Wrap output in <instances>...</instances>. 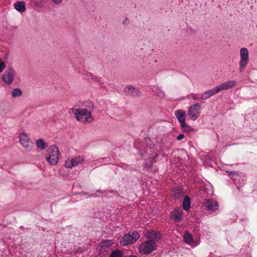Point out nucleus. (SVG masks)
I'll return each mask as SVG.
<instances>
[{"label":"nucleus","mask_w":257,"mask_h":257,"mask_svg":"<svg viewBox=\"0 0 257 257\" xmlns=\"http://www.w3.org/2000/svg\"><path fill=\"white\" fill-rule=\"evenodd\" d=\"M182 130L184 132L189 133L193 131V129L189 125H188L186 122L181 124Z\"/></svg>","instance_id":"5701e85b"},{"label":"nucleus","mask_w":257,"mask_h":257,"mask_svg":"<svg viewBox=\"0 0 257 257\" xmlns=\"http://www.w3.org/2000/svg\"><path fill=\"white\" fill-rule=\"evenodd\" d=\"M227 173H228V175H232L233 174H235V173H234V172H229V171H227Z\"/></svg>","instance_id":"f704fd0d"},{"label":"nucleus","mask_w":257,"mask_h":257,"mask_svg":"<svg viewBox=\"0 0 257 257\" xmlns=\"http://www.w3.org/2000/svg\"><path fill=\"white\" fill-rule=\"evenodd\" d=\"M15 72L12 68L8 69L3 75L2 79L8 84H12L14 81Z\"/></svg>","instance_id":"9b49d317"},{"label":"nucleus","mask_w":257,"mask_h":257,"mask_svg":"<svg viewBox=\"0 0 257 257\" xmlns=\"http://www.w3.org/2000/svg\"><path fill=\"white\" fill-rule=\"evenodd\" d=\"M123 252L122 251L118 249L112 251L109 257H123Z\"/></svg>","instance_id":"4be33fe9"},{"label":"nucleus","mask_w":257,"mask_h":257,"mask_svg":"<svg viewBox=\"0 0 257 257\" xmlns=\"http://www.w3.org/2000/svg\"><path fill=\"white\" fill-rule=\"evenodd\" d=\"M155 93L156 95H157L159 97H165V93L160 88V87L157 86L155 88V90H154Z\"/></svg>","instance_id":"bb28decb"},{"label":"nucleus","mask_w":257,"mask_h":257,"mask_svg":"<svg viewBox=\"0 0 257 257\" xmlns=\"http://www.w3.org/2000/svg\"><path fill=\"white\" fill-rule=\"evenodd\" d=\"M203 204L204 206L209 210L216 211L218 210V204L216 201L205 199Z\"/></svg>","instance_id":"f8f14e48"},{"label":"nucleus","mask_w":257,"mask_h":257,"mask_svg":"<svg viewBox=\"0 0 257 257\" xmlns=\"http://www.w3.org/2000/svg\"><path fill=\"white\" fill-rule=\"evenodd\" d=\"M19 139L20 144L26 151L30 152L33 150L34 143L27 134L25 133L20 134Z\"/></svg>","instance_id":"7ed1b4c3"},{"label":"nucleus","mask_w":257,"mask_h":257,"mask_svg":"<svg viewBox=\"0 0 257 257\" xmlns=\"http://www.w3.org/2000/svg\"><path fill=\"white\" fill-rule=\"evenodd\" d=\"M6 68L5 63L0 60V73L2 72Z\"/></svg>","instance_id":"c756f323"},{"label":"nucleus","mask_w":257,"mask_h":257,"mask_svg":"<svg viewBox=\"0 0 257 257\" xmlns=\"http://www.w3.org/2000/svg\"><path fill=\"white\" fill-rule=\"evenodd\" d=\"M140 237L139 233L137 231L125 234L120 240V243L126 246L135 243Z\"/></svg>","instance_id":"39448f33"},{"label":"nucleus","mask_w":257,"mask_h":257,"mask_svg":"<svg viewBox=\"0 0 257 257\" xmlns=\"http://www.w3.org/2000/svg\"><path fill=\"white\" fill-rule=\"evenodd\" d=\"M183 207L185 210H188L190 208V199L188 196H186L183 199Z\"/></svg>","instance_id":"412c9836"},{"label":"nucleus","mask_w":257,"mask_h":257,"mask_svg":"<svg viewBox=\"0 0 257 257\" xmlns=\"http://www.w3.org/2000/svg\"><path fill=\"white\" fill-rule=\"evenodd\" d=\"M154 162H155V159H153L150 162H146L144 164V167H147L149 168H151Z\"/></svg>","instance_id":"c85d7f7f"},{"label":"nucleus","mask_w":257,"mask_h":257,"mask_svg":"<svg viewBox=\"0 0 257 257\" xmlns=\"http://www.w3.org/2000/svg\"><path fill=\"white\" fill-rule=\"evenodd\" d=\"M184 138V135L183 134H180L177 137V140L178 141H180L182 140Z\"/></svg>","instance_id":"7c9ffc66"},{"label":"nucleus","mask_w":257,"mask_h":257,"mask_svg":"<svg viewBox=\"0 0 257 257\" xmlns=\"http://www.w3.org/2000/svg\"><path fill=\"white\" fill-rule=\"evenodd\" d=\"M14 7L20 13H23L26 11V4L24 1L16 2L14 5Z\"/></svg>","instance_id":"dca6fc26"},{"label":"nucleus","mask_w":257,"mask_h":257,"mask_svg":"<svg viewBox=\"0 0 257 257\" xmlns=\"http://www.w3.org/2000/svg\"><path fill=\"white\" fill-rule=\"evenodd\" d=\"M123 257H137V256L136 255H125Z\"/></svg>","instance_id":"72a5a7b5"},{"label":"nucleus","mask_w":257,"mask_h":257,"mask_svg":"<svg viewBox=\"0 0 257 257\" xmlns=\"http://www.w3.org/2000/svg\"><path fill=\"white\" fill-rule=\"evenodd\" d=\"M240 59L239 62V71L242 72L249 61V53L247 48H242L240 50Z\"/></svg>","instance_id":"423d86ee"},{"label":"nucleus","mask_w":257,"mask_h":257,"mask_svg":"<svg viewBox=\"0 0 257 257\" xmlns=\"http://www.w3.org/2000/svg\"><path fill=\"white\" fill-rule=\"evenodd\" d=\"M36 145L37 148L41 150H44L47 147L46 144L44 142V140L41 139L38 140L36 142Z\"/></svg>","instance_id":"aec40b11"},{"label":"nucleus","mask_w":257,"mask_h":257,"mask_svg":"<svg viewBox=\"0 0 257 257\" xmlns=\"http://www.w3.org/2000/svg\"><path fill=\"white\" fill-rule=\"evenodd\" d=\"M173 193L174 196L176 198H179L181 197L182 193L181 189L179 187L174 188L173 190Z\"/></svg>","instance_id":"393cba45"},{"label":"nucleus","mask_w":257,"mask_h":257,"mask_svg":"<svg viewBox=\"0 0 257 257\" xmlns=\"http://www.w3.org/2000/svg\"><path fill=\"white\" fill-rule=\"evenodd\" d=\"M60 154L58 148L56 145H52L46 151V159L50 165H55L58 162Z\"/></svg>","instance_id":"f03ea898"},{"label":"nucleus","mask_w":257,"mask_h":257,"mask_svg":"<svg viewBox=\"0 0 257 257\" xmlns=\"http://www.w3.org/2000/svg\"><path fill=\"white\" fill-rule=\"evenodd\" d=\"M184 241L190 245L193 242V236L188 231H185L184 234Z\"/></svg>","instance_id":"a211bd4d"},{"label":"nucleus","mask_w":257,"mask_h":257,"mask_svg":"<svg viewBox=\"0 0 257 257\" xmlns=\"http://www.w3.org/2000/svg\"><path fill=\"white\" fill-rule=\"evenodd\" d=\"M22 94V91L18 88L14 89L12 91V95L13 97L21 96Z\"/></svg>","instance_id":"b1692460"},{"label":"nucleus","mask_w":257,"mask_h":257,"mask_svg":"<svg viewBox=\"0 0 257 257\" xmlns=\"http://www.w3.org/2000/svg\"><path fill=\"white\" fill-rule=\"evenodd\" d=\"M218 91L217 90V89L216 87L212 89H210L207 91H206L204 92L201 96V99L202 100H206L210 98L212 95H214L215 94L218 93Z\"/></svg>","instance_id":"4468645a"},{"label":"nucleus","mask_w":257,"mask_h":257,"mask_svg":"<svg viewBox=\"0 0 257 257\" xmlns=\"http://www.w3.org/2000/svg\"><path fill=\"white\" fill-rule=\"evenodd\" d=\"M201 109V105L198 103H194L189 107L187 114L192 120L194 121L197 119Z\"/></svg>","instance_id":"0eeeda50"},{"label":"nucleus","mask_w":257,"mask_h":257,"mask_svg":"<svg viewBox=\"0 0 257 257\" xmlns=\"http://www.w3.org/2000/svg\"><path fill=\"white\" fill-rule=\"evenodd\" d=\"M145 237L148 239V240H151L152 242L156 244L161 238V233L156 230H151L147 231L145 234Z\"/></svg>","instance_id":"9d476101"},{"label":"nucleus","mask_w":257,"mask_h":257,"mask_svg":"<svg viewBox=\"0 0 257 257\" xmlns=\"http://www.w3.org/2000/svg\"><path fill=\"white\" fill-rule=\"evenodd\" d=\"M84 161L83 158L79 156L73 158H69L65 161L64 166L67 168H71L82 164Z\"/></svg>","instance_id":"6e6552de"},{"label":"nucleus","mask_w":257,"mask_h":257,"mask_svg":"<svg viewBox=\"0 0 257 257\" xmlns=\"http://www.w3.org/2000/svg\"><path fill=\"white\" fill-rule=\"evenodd\" d=\"M127 22H128V20L127 19H125V20L123 22V23H126V24H127Z\"/></svg>","instance_id":"c9c22d12"},{"label":"nucleus","mask_w":257,"mask_h":257,"mask_svg":"<svg viewBox=\"0 0 257 257\" xmlns=\"http://www.w3.org/2000/svg\"><path fill=\"white\" fill-rule=\"evenodd\" d=\"M191 97H192L194 100H197V98L196 96H195V95L194 94L192 93V94H191Z\"/></svg>","instance_id":"473e14b6"},{"label":"nucleus","mask_w":257,"mask_h":257,"mask_svg":"<svg viewBox=\"0 0 257 257\" xmlns=\"http://www.w3.org/2000/svg\"><path fill=\"white\" fill-rule=\"evenodd\" d=\"M172 216L176 221H179L182 219V211L181 209H175L172 212Z\"/></svg>","instance_id":"f3484780"},{"label":"nucleus","mask_w":257,"mask_h":257,"mask_svg":"<svg viewBox=\"0 0 257 257\" xmlns=\"http://www.w3.org/2000/svg\"><path fill=\"white\" fill-rule=\"evenodd\" d=\"M175 115L180 125L185 122V112L184 111L179 109L175 111Z\"/></svg>","instance_id":"2eb2a0df"},{"label":"nucleus","mask_w":257,"mask_h":257,"mask_svg":"<svg viewBox=\"0 0 257 257\" xmlns=\"http://www.w3.org/2000/svg\"><path fill=\"white\" fill-rule=\"evenodd\" d=\"M236 84V82L234 80H230L228 81H226L224 83H221V84L216 86L218 92L226 90L228 89H230L233 86H234Z\"/></svg>","instance_id":"ddd939ff"},{"label":"nucleus","mask_w":257,"mask_h":257,"mask_svg":"<svg viewBox=\"0 0 257 257\" xmlns=\"http://www.w3.org/2000/svg\"><path fill=\"white\" fill-rule=\"evenodd\" d=\"M72 110L76 120L81 123H90L93 120L91 112L87 109L73 107Z\"/></svg>","instance_id":"f257e3e1"},{"label":"nucleus","mask_w":257,"mask_h":257,"mask_svg":"<svg viewBox=\"0 0 257 257\" xmlns=\"http://www.w3.org/2000/svg\"><path fill=\"white\" fill-rule=\"evenodd\" d=\"M89 77H90V79L94 82H99L100 81V79L98 77H97L96 76L93 75V74H92L91 73L89 74Z\"/></svg>","instance_id":"cd10ccee"},{"label":"nucleus","mask_w":257,"mask_h":257,"mask_svg":"<svg viewBox=\"0 0 257 257\" xmlns=\"http://www.w3.org/2000/svg\"><path fill=\"white\" fill-rule=\"evenodd\" d=\"M100 243L102 247H109L112 245L113 242L111 240L107 239L102 240Z\"/></svg>","instance_id":"a878e982"},{"label":"nucleus","mask_w":257,"mask_h":257,"mask_svg":"<svg viewBox=\"0 0 257 257\" xmlns=\"http://www.w3.org/2000/svg\"><path fill=\"white\" fill-rule=\"evenodd\" d=\"M52 1L54 3V4H57V5L59 4L62 1V0H52Z\"/></svg>","instance_id":"2f4dec72"},{"label":"nucleus","mask_w":257,"mask_h":257,"mask_svg":"<svg viewBox=\"0 0 257 257\" xmlns=\"http://www.w3.org/2000/svg\"><path fill=\"white\" fill-rule=\"evenodd\" d=\"M157 244L151 240H147L140 245L139 251L143 255H148L155 250Z\"/></svg>","instance_id":"20e7f679"},{"label":"nucleus","mask_w":257,"mask_h":257,"mask_svg":"<svg viewBox=\"0 0 257 257\" xmlns=\"http://www.w3.org/2000/svg\"><path fill=\"white\" fill-rule=\"evenodd\" d=\"M123 92L126 95L138 97L141 96L140 89L132 85H126L123 89Z\"/></svg>","instance_id":"1a4fd4ad"},{"label":"nucleus","mask_w":257,"mask_h":257,"mask_svg":"<svg viewBox=\"0 0 257 257\" xmlns=\"http://www.w3.org/2000/svg\"><path fill=\"white\" fill-rule=\"evenodd\" d=\"M82 106L85 107V109L90 110L91 113L94 108V103L89 100L85 101Z\"/></svg>","instance_id":"6ab92c4d"}]
</instances>
